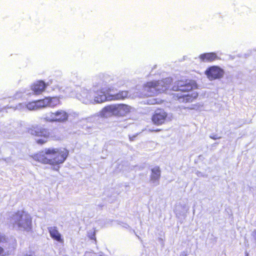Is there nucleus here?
I'll return each mask as SVG.
<instances>
[{
	"label": "nucleus",
	"instance_id": "6ab92c4d",
	"mask_svg": "<svg viewBox=\"0 0 256 256\" xmlns=\"http://www.w3.org/2000/svg\"><path fill=\"white\" fill-rule=\"evenodd\" d=\"M159 100H157L156 99L152 98L151 100H149V102H148V104H160Z\"/></svg>",
	"mask_w": 256,
	"mask_h": 256
},
{
	"label": "nucleus",
	"instance_id": "20e7f679",
	"mask_svg": "<svg viewBox=\"0 0 256 256\" xmlns=\"http://www.w3.org/2000/svg\"><path fill=\"white\" fill-rule=\"evenodd\" d=\"M27 132L34 138L35 142L40 146L47 143L50 137L54 140H60V138L56 136H51L50 132L47 128L40 127L38 125H32L27 129Z\"/></svg>",
	"mask_w": 256,
	"mask_h": 256
},
{
	"label": "nucleus",
	"instance_id": "9d476101",
	"mask_svg": "<svg viewBox=\"0 0 256 256\" xmlns=\"http://www.w3.org/2000/svg\"><path fill=\"white\" fill-rule=\"evenodd\" d=\"M108 108L110 111L119 116H126L130 112L131 110L130 106L122 104L110 105Z\"/></svg>",
	"mask_w": 256,
	"mask_h": 256
},
{
	"label": "nucleus",
	"instance_id": "f257e3e1",
	"mask_svg": "<svg viewBox=\"0 0 256 256\" xmlns=\"http://www.w3.org/2000/svg\"><path fill=\"white\" fill-rule=\"evenodd\" d=\"M68 154V150L64 148H46L34 154L31 156L36 162L56 166V168L54 169L58 171L60 165L66 161Z\"/></svg>",
	"mask_w": 256,
	"mask_h": 256
},
{
	"label": "nucleus",
	"instance_id": "a211bd4d",
	"mask_svg": "<svg viewBox=\"0 0 256 256\" xmlns=\"http://www.w3.org/2000/svg\"><path fill=\"white\" fill-rule=\"evenodd\" d=\"M49 107L54 108L61 104L59 96L48 97Z\"/></svg>",
	"mask_w": 256,
	"mask_h": 256
},
{
	"label": "nucleus",
	"instance_id": "1a4fd4ad",
	"mask_svg": "<svg viewBox=\"0 0 256 256\" xmlns=\"http://www.w3.org/2000/svg\"><path fill=\"white\" fill-rule=\"evenodd\" d=\"M205 74L210 80L220 79L224 74V70L218 66H211L205 72Z\"/></svg>",
	"mask_w": 256,
	"mask_h": 256
},
{
	"label": "nucleus",
	"instance_id": "4be33fe9",
	"mask_svg": "<svg viewBox=\"0 0 256 256\" xmlns=\"http://www.w3.org/2000/svg\"><path fill=\"white\" fill-rule=\"evenodd\" d=\"M160 130H161V129L157 128L156 130H150V132H160Z\"/></svg>",
	"mask_w": 256,
	"mask_h": 256
},
{
	"label": "nucleus",
	"instance_id": "ddd939ff",
	"mask_svg": "<svg viewBox=\"0 0 256 256\" xmlns=\"http://www.w3.org/2000/svg\"><path fill=\"white\" fill-rule=\"evenodd\" d=\"M130 94L128 90H120L114 94H110L109 100H110V101L121 100L128 98Z\"/></svg>",
	"mask_w": 256,
	"mask_h": 256
},
{
	"label": "nucleus",
	"instance_id": "423d86ee",
	"mask_svg": "<svg viewBox=\"0 0 256 256\" xmlns=\"http://www.w3.org/2000/svg\"><path fill=\"white\" fill-rule=\"evenodd\" d=\"M167 86L163 80L146 82L143 86V94L146 96H152L166 90Z\"/></svg>",
	"mask_w": 256,
	"mask_h": 256
},
{
	"label": "nucleus",
	"instance_id": "9b49d317",
	"mask_svg": "<svg viewBox=\"0 0 256 256\" xmlns=\"http://www.w3.org/2000/svg\"><path fill=\"white\" fill-rule=\"evenodd\" d=\"M27 107L31 110H36L38 108L49 107L48 97L30 102L27 104Z\"/></svg>",
	"mask_w": 256,
	"mask_h": 256
},
{
	"label": "nucleus",
	"instance_id": "6e6552de",
	"mask_svg": "<svg viewBox=\"0 0 256 256\" xmlns=\"http://www.w3.org/2000/svg\"><path fill=\"white\" fill-rule=\"evenodd\" d=\"M68 116L69 114L66 110H58L54 112H49L45 118V119L46 121L48 122L64 123L68 120Z\"/></svg>",
	"mask_w": 256,
	"mask_h": 256
},
{
	"label": "nucleus",
	"instance_id": "412c9836",
	"mask_svg": "<svg viewBox=\"0 0 256 256\" xmlns=\"http://www.w3.org/2000/svg\"><path fill=\"white\" fill-rule=\"evenodd\" d=\"M6 255L4 248L0 246V256H6Z\"/></svg>",
	"mask_w": 256,
	"mask_h": 256
},
{
	"label": "nucleus",
	"instance_id": "dca6fc26",
	"mask_svg": "<svg viewBox=\"0 0 256 256\" xmlns=\"http://www.w3.org/2000/svg\"><path fill=\"white\" fill-rule=\"evenodd\" d=\"M51 238L60 242L63 243L64 240L62 238L61 234L58 232L56 227H50L48 228Z\"/></svg>",
	"mask_w": 256,
	"mask_h": 256
},
{
	"label": "nucleus",
	"instance_id": "7ed1b4c3",
	"mask_svg": "<svg viewBox=\"0 0 256 256\" xmlns=\"http://www.w3.org/2000/svg\"><path fill=\"white\" fill-rule=\"evenodd\" d=\"M114 78L108 74H102L99 76L98 86L101 88L94 92V103L100 104L106 101H110V92L114 90L112 87L114 84Z\"/></svg>",
	"mask_w": 256,
	"mask_h": 256
},
{
	"label": "nucleus",
	"instance_id": "0eeeda50",
	"mask_svg": "<svg viewBox=\"0 0 256 256\" xmlns=\"http://www.w3.org/2000/svg\"><path fill=\"white\" fill-rule=\"evenodd\" d=\"M152 122L156 126L162 125L170 120L169 114L164 108L156 109L151 117Z\"/></svg>",
	"mask_w": 256,
	"mask_h": 256
},
{
	"label": "nucleus",
	"instance_id": "4468645a",
	"mask_svg": "<svg viewBox=\"0 0 256 256\" xmlns=\"http://www.w3.org/2000/svg\"><path fill=\"white\" fill-rule=\"evenodd\" d=\"M199 58L203 62H212L219 59L217 54L214 52L204 53Z\"/></svg>",
	"mask_w": 256,
	"mask_h": 256
},
{
	"label": "nucleus",
	"instance_id": "2eb2a0df",
	"mask_svg": "<svg viewBox=\"0 0 256 256\" xmlns=\"http://www.w3.org/2000/svg\"><path fill=\"white\" fill-rule=\"evenodd\" d=\"M46 87L45 83L42 80L38 81L32 86V90L36 94H40L43 92Z\"/></svg>",
	"mask_w": 256,
	"mask_h": 256
},
{
	"label": "nucleus",
	"instance_id": "f03ea898",
	"mask_svg": "<svg viewBox=\"0 0 256 256\" xmlns=\"http://www.w3.org/2000/svg\"><path fill=\"white\" fill-rule=\"evenodd\" d=\"M198 88L196 81L192 80H180L176 81L172 87V90L180 92L174 94V97L182 102H192L198 96V93L194 92Z\"/></svg>",
	"mask_w": 256,
	"mask_h": 256
},
{
	"label": "nucleus",
	"instance_id": "f8f14e48",
	"mask_svg": "<svg viewBox=\"0 0 256 256\" xmlns=\"http://www.w3.org/2000/svg\"><path fill=\"white\" fill-rule=\"evenodd\" d=\"M80 100L84 104H94V96H92V92L90 90H84L80 94Z\"/></svg>",
	"mask_w": 256,
	"mask_h": 256
},
{
	"label": "nucleus",
	"instance_id": "f3484780",
	"mask_svg": "<svg viewBox=\"0 0 256 256\" xmlns=\"http://www.w3.org/2000/svg\"><path fill=\"white\" fill-rule=\"evenodd\" d=\"M160 178V170L159 166H156L152 169V174L150 176V180L154 182L158 180Z\"/></svg>",
	"mask_w": 256,
	"mask_h": 256
},
{
	"label": "nucleus",
	"instance_id": "39448f33",
	"mask_svg": "<svg viewBox=\"0 0 256 256\" xmlns=\"http://www.w3.org/2000/svg\"><path fill=\"white\" fill-rule=\"evenodd\" d=\"M14 224L19 228L30 231L32 228V218L26 211L18 210L13 214Z\"/></svg>",
	"mask_w": 256,
	"mask_h": 256
},
{
	"label": "nucleus",
	"instance_id": "aec40b11",
	"mask_svg": "<svg viewBox=\"0 0 256 256\" xmlns=\"http://www.w3.org/2000/svg\"><path fill=\"white\" fill-rule=\"evenodd\" d=\"M6 242V239L4 235L0 234V243H3Z\"/></svg>",
	"mask_w": 256,
	"mask_h": 256
}]
</instances>
